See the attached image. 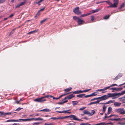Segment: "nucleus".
<instances>
[{
	"label": "nucleus",
	"instance_id": "nucleus-1",
	"mask_svg": "<svg viewBox=\"0 0 125 125\" xmlns=\"http://www.w3.org/2000/svg\"><path fill=\"white\" fill-rule=\"evenodd\" d=\"M125 119L124 118H115V120L116 121H120L117 123V124L119 125H125V122H123L122 121H124Z\"/></svg>",
	"mask_w": 125,
	"mask_h": 125
},
{
	"label": "nucleus",
	"instance_id": "nucleus-2",
	"mask_svg": "<svg viewBox=\"0 0 125 125\" xmlns=\"http://www.w3.org/2000/svg\"><path fill=\"white\" fill-rule=\"evenodd\" d=\"M116 112L121 115L125 114V111L123 108H119L115 110Z\"/></svg>",
	"mask_w": 125,
	"mask_h": 125
},
{
	"label": "nucleus",
	"instance_id": "nucleus-3",
	"mask_svg": "<svg viewBox=\"0 0 125 125\" xmlns=\"http://www.w3.org/2000/svg\"><path fill=\"white\" fill-rule=\"evenodd\" d=\"M114 3L112 5H110L109 6L107 7V8H115L117 6L118 3V0H114L113 1Z\"/></svg>",
	"mask_w": 125,
	"mask_h": 125
},
{
	"label": "nucleus",
	"instance_id": "nucleus-4",
	"mask_svg": "<svg viewBox=\"0 0 125 125\" xmlns=\"http://www.w3.org/2000/svg\"><path fill=\"white\" fill-rule=\"evenodd\" d=\"M117 93H108L107 95H105L106 99L109 97H113L115 96H117Z\"/></svg>",
	"mask_w": 125,
	"mask_h": 125
},
{
	"label": "nucleus",
	"instance_id": "nucleus-5",
	"mask_svg": "<svg viewBox=\"0 0 125 125\" xmlns=\"http://www.w3.org/2000/svg\"><path fill=\"white\" fill-rule=\"evenodd\" d=\"M79 7H77L73 10V12L76 14L77 15L80 14H81V12L79 10Z\"/></svg>",
	"mask_w": 125,
	"mask_h": 125
},
{
	"label": "nucleus",
	"instance_id": "nucleus-6",
	"mask_svg": "<svg viewBox=\"0 0 125 125\" xmlns=\"http://www.w3.org/2000/svg\"><path fill=\"white\" fill-rule=\"evenodd\" d=\"M34 101L37 102H41L46 101L45 99H43L42 97L40 98H38L34 100Z\"/></svg>",
	"mask_w": 125,
	"mask_h": 125
},
{
	"label": "nucleus",
	"instance_id": "nucleus-7",
	"mask_svg": "<svg viewBox=\"0 0 125 125\" xmlns=\"http://www.w3.org/2000/svg\"><path fill=\"white\" fill-rule=\"evenodd\" d=\"M74 96L73 94H71L65 97L64 99H62V100L63 101V100H65L67 99H70L73 98Z\"/></svg>",
	"mask_w": 125,
	"mask_h": 125
},
{
	"label": "nucleus",
	"instance_id": "nucleus-8",
	"mask_svg": "<svg viewBox=\"0 0 125 125\" xmlns=\"http://www.w3.org/2000/svg\"><path fill=\"white\" fill-rule=\"evenodd\" d=\"M97 100L98 99L100 102V101L106 100L105 95L102 96L100 97H97Z\"/></svg>",
	"mask_w": 125,
	"mask_h": 125
},
{
	"label": "nucleus",
	"instance_id": "nucleus-9",
	"mask_svg": "<svg viewBox=\"0 0 125 125\" xmlns=\"http://www.w3.org/2000/svg\"><path fill=\"white\" fill-rule=\"evenodd\" d=\"M77 22L79 25H82L83 23L84 22V21L82 19L79 18Z\"/></svg>",
	"mask_w": 125,
	"mask_h": 125
},
{
	"label": "nucleus",
	"instance_id": "nucleus-10",
	"mask_svg": "<svg viewBox=\"0 0 125 125\" xmlns=\"http://www.w3.org/2000/svg\"><path fill=\"white\" fill-rule=\"evenodd\" d=\"M122 76V74L121 73H119L118 74V75L117 76L115 77L113 79L114 80H117L118 79L120 78Z\"/></svg>",
	"mask_w": 125,
	"mask_h": 125
},
{
	"label": "nucleus",
	"instance_id": "nucleus-11",
	"mask_svg": "<svg viewBox=\"0 0 125 125\" xmlns=\"http://www.w3.org/2000/svg\"><path fill=\"white\" fill-rule=\"evenodd\" d=\"M121 103H120L115 102L114 103V104L115 107H119L121 105Z\"/></svg>",
	"mask_w": 125,
	"mask_h": 125
},
{
	"label": "nucleus",
	"instance_id": "nucleus-12",
	"mask_svg": "<svg viewBox=\"0 0 125 125\" xmlns=\"http://www.w3.org/2000/svg\"><path fill=\"white\" fill-rule=\"evenodd\" d=\"M74 117V115H71L69 116H63L64 119H66L69 117L72 118L73 120Z\"/></svg>",
	"mask_w": 125,
	"mask_h": 125
},
{
	"label": "nucleus",
	"instance_id": "nucleus-13",
	"mask_svg": "<svg viewBox=\"0 0 125 125\" xmlns=\"http://www.w3.org/2000/svg\"><path fill=\"white\" fill-rule=\"evenodd\" d=\"M109 88V87H104V88L102 89V93H104L106 92H107V91L106 90H107V89Z\"/></svg>",
	"mask_w": 125,
	"mask_h": 125
},
{
	"label": "nucleus",
	"instance_id": "nucleus-14",
	"mask_svg": "<svg viewBox=\"0 0 125 125\" xmlns=\"http://www.w3.org/2000/svg\"><path fill=\"white\" fill-rule=\"evenodd\" d=\"M112 111V109L111 107H109L108 109V112L107 114H109L111 113Z\"/></svg>",
	"mask_w": 125,
	"mask_h": 125
},
{
	"label": "nucleus",
	"instance_id": "nucleus-15",
	"mask_svg": "<svg viewBox=\"0 0 125 125\" xmlns=\"http://www.w3.org/2000/svg\"><path fill=\"white\" fill-rule=\"evenodd\" d=\"M19 122V121L18 120H15L14 119H10L7 120L6 121V122Z\"/></svg>",
	"mask_w": 125,
	"mask_h": 125
},
{
	"label": "nucleus",
	"instance_id": "nucleus-16",
	"mask_svg": "<svg viewBox=\"0 0 125 125\" xmlns=\"http://www.w3.org/2000/svg\"><path fill=\"white\" fill-rule=\"evenodd\" d=\"M125 94V90L122 91L121 93H117V95H119L120 96Z\"/></svg>",
	"mask_w": 125,
	"mask_h": 125
},
{
	"label": "nucleus",
	"instance_id": "nucleus-17",
	"mask_svg": "<svg viewBox=\"0 0 125 125\" xmlns=\"http://www.w3.org/2000/svg\"><path fill=\"white\" fill-rule=\"evenodd\" d=\"M125 94V90L122 91L121 93H117V95H119L120 96Z\"/></svg>",
	"mask_w": 125,
	"mask_h": 125
},
{
	"label": "nucleus",
	"instance_id": "nucleus-18",
	"mask_svg": "<svg viewBox=\"0 0 125 125\" xmlns=\"http://www.w3.org/2000/svg\"><path fill=\"white\" fill-rule=\"evenodd\" d=\"M85 95V94H80L77 95V97H79L80 98H82L83 97H84V96Z\"/></svg>",
	"mask_w": 125,
	"mask_h": 125
},
{
	"label": "nucleus",
	"instance_id": "nucleus-19",
	"mask_svg": "<svg viewBox=\"0 0 125 125\" xmlns=\"http://www.w3.org/2000/svg\"><path fill=\"white\" fill-rule=\"evenodd\" d=\"M70 110V109L68 110H64L63 111V113L65 114L68 113L70 114L71 113V112H69V111Z\"/></svg>",
	"mask_w": 125,
	"mask_h": 125
},
{
	"label": "nucleus",
	"instance_id": "nucleus-20",
	"mask_svg": "<svg viewBox=\"0 0 125 125\" xmlns=\"http://www.w3.org/2000/svg\"><path fill=\"white\" fill-rule=\"evenodd\" d=\"M83 113L84 114H90V113L88 111L86 110H84L83 111Z\"/></svg>",
	"mask_w": 125,
	"mask_h": 125
},
{
	"label": "nucleus",
	"instance_id": "nucleus-21",
	"mask_svg": "<svg viewBox=\"0 0 125 125\" xmlns=\"http://www.w3.org/2000/svg\"><path fill=\"white\" fill-rule=\"evenodd\" d=\"M73 120L76 121H83L82 120L78 119V118L76 117V116L75 115H74V117Z\"/></svg>",
	"mask_w": 125,
	"mask_h": 125
},
{
	"label": "nucleus",
	"instance_id": "nucleus-22",
	"mask_svg": "<svg viewBox=\"0 0 125 125\" xmlns=\"http://www.w3.org/2000/svg\"><path fill=\"white\" fill-rule=\"evenodd\" d=\"M107 107H106V106L105 105H104L103 106V110H102V112L103 113H104Z\"/></svg>",
	"mask_w": 125,
	"mask_h": 125
},
{
	"label": "nucleus",
	"instance_id": "nucleus-23",
	"mask_svg": "<svg viewBox=\"0 0 125 125\" xmlns=\"http://www.w3.org/2000/svg\"><path fill=\"white\" fill-rule=\"evenodd\" d=\"M33 120H34L35 121L42 120H43V119L40 118H33Z\"/></svg>",
	"mask_w": 125,
	"mask_h": 125
},
{
	"label": "nucleus",
	"instance_id": "nucleus-24",
	"mask_svg": "<svg viewBox=\"0 0 125 125\" xmlns=\"http://www.w3.org/2000/svg\"><path fill=\"white\" fill-rule=\"evenodd\" d=\"M100 10V9H97L95 10H92V13H94L97 12Z\"/></svg>",
	"mask_w": 125,
	"mask_h": 125
},
{
	"label": "nucleus",
	"instance_id": "nucleus-25",
	"mask_svg": "<svg viewBox=\"0 0 125 125\" xmlns=\"http://www.w3.org/2000/svg\"><path fill=\"white\" fill-rule=\"evenodd\" d=\"M90 13H88L85 14H84L80 16V17H84L88 15H90Z\"/></svg>",
	"mask_w": 125,
	"mask_h": 125
},
{
	"label": "nucleus",
	"instance_id": "nucleus-26",
	"mask_svg": "<svg viewBox=\"0 0 125 125\" xmlns=\"http://www.w3.org/2000/svg\"><path fill=\"white\" fill-rule=\"evenodd\" d=\"M105 125V123H101L93 125Z\"/></svg>",
	"mask_w": 125,
	"mask_h": 125
},
{
	"label": "nucleus",
	"instance_id": "nucleus-27",
	"mask_svg": "<svg viewBox=\"0 0 125 125\" xmlns=\"http://www.w3.org/2000/svg\"><path fill=\"white\" fill-rule=\"evenodd\" d=\"M72 89L71 87H69L65 89L64 91L66 92H68L70 91Z\"/></svg>",
	"mask_w": 125,
	"mask_h": 125
},
{
	"label": "nucleus",
	"instance_id": "nucleus-28",
	"mask_svg": "<svg viewBox=\"0 0 125 125\" xmlns=\"http://www.w3.org/2000/svg\"><path fill=\"white\" fill-rule=\"evenodd\" d=\"M72 102L74 106L77 104L78 103L77 101H72Z\"/></svg>",
	"mask_w": 125,
	"mask_h": 125
},
{
	"label": "nucleus",
	"instance_id": "nucleus-29",
	"mask_svg": "<svg viewBox=\"0 0 125 125\" xmlns=\"http://www.w3.org/2000/svg\"><path fill=\"white\" fill-rule=\"evenodd\" d=\"M3 112V115H10L11 114V112H8V113H5L4 114H3L4 112Z\"/></svg>",
	"mask_w": 125,
	"mask_h": 125
},
{
	"label": "nucleus",
	"instance_id": "nucleus-30",
	"mask_svg": "<svg viewBox=\"0 0 125 125\" xmlns=\"http://www.w3.org/2000/svg\"><path fill=\"white\" fill-rule=\"evenodd\" d=\"M38 31V30H35L33 31H30V32H29L28 33V34H30L31 33H33V32H37Z\"/></svg>",
	"mask_w": 125,
	"mask_h": 125
},
{
	"label": "nucleus",
	"instance_id": "nucleus-31",
	"mask_svg": "<svg viewBox=\"0 0 125 125\" xmlns=\"http://www.w3.org/2000/svg\"><path fill=\"white\" fill-rule=\"evenodd\" d=\"M91 96H94L97 95L96 93L95 92L94 93L91 94Z\"/></svg>",
	"mask_w": 125,
	"mask_h": 125
},
{
	"label": "nucleus",
	"instance_id": "nucleus-32",
	"mask_svg": "<svg viewBox=\"0 0 125 125\" xmlns=\"http://www.w3.org/2000/svg\"><path fill=\"white\" fill-rule=\"evenodd\" d=\"M49 97H52V96H51V95H46V96H44V97H43V99L44 98H49Z\"/></svg>",
	"mask_w": 125,
	"mask_h": 125
},
{
	"label": "nucleus",
	"instance_id": "nucleus-33",
	"mask_svg": "<svg viewBox=\"0 0 125 125\" xmlns=\"http://www.w3.org/2000/svg\"><path fill=\"white\" fill-rule=\"evenodd\" d=\"M51 111V110L47 108L44 109V112H49Z\"/></svg>",
	"mask_w": 125,
	"mask_h": 125
},
{
	"label": "nucleus",
	"instance_id": "nucleus-34",
	"mask_svg": "<svg viewBox=\"0 0 125 125\" xmlns=\"http://www.w3.org/2000/svg\"><path fill=\"white\" fill-rule=\"evenodd\" d=\"M33 120V118H30V119H25V121H30L31 120Z\"/></svg>",
	"mask_w": 125,
	"mask_h": 125
},
{
	"label": "nucleus",
	"instance_id": "nucleus-35",
	"mask_svg": "<svg viewBox=\"0 0 125 125\" xmlns=\"http://www.w3.org/2000/svg\"><path fill=\"white\" fill-rule=\"evenodd\" d=\"M109 15H106V16H105V17H104V19H108L110 17Z\"/></svg>",
	"mask_w": 125,
	"mask_h": 125
},
{
	"label": "nucleus",
	"instance_id": "nucleus-36",
	"mask_svg": "<svg viewBox=\"0 0 125 125\" xmlns=\"http://www.w3.org/2000/svg\"><path fill=\"white\" fill-rule=\"evenodd\" d=\"M105 2H106L109 5H112V3L110 1H105Z\"/></svg>",
	"mask_w": 125,
	"mask_h": 125
},
{
	"label": "nucleus",
	"instance_id": "nucleus-37",
	"mask_svg": "<svg viewBox=\"0 0 125 125\" xmlns=\"http://www.w3.org/2000/svg\"><path fill=\"white\" fill-rule=\"evenodd\" d=\"M95 112V111L94 110H92L91 111V113H90V115H93L94 114V113Z\"/></svg>",
	"mask_w": 125,
	"mask_h": 125
},
{
	"label": "nucleus",
	"instance_id": "nucleus-38",
	"mask_svg": "<svg viewBox=\"0 0 125 125\" xmlns=\"http://www.w3.org/2000/svg\"><path fill=\"white\" fill-rule=\"evenodd\" d=\"M73 19L74 20H78V19L79 18H78V17H76V16H74V17H73Z\"/></svg>",
	"mask_w": 125,
	"mask_h": 125
},
{
	"label": "nucleus",
	"instance_id": "nucleus-39",
	"mask_svg": "<svg viewBox=\"0 0 125 125\" xmlns=\"http://www.w3.org/2000/svg\"><path fill=\"white\" fill-rule=\"evenodd\" d=\"M91 20L92 21H93L94 19V16H91Z\"/></svg>",
	"mask_w": 125,
	"mask_h": 125
},
{
	"label": "nucleus",
	"instance_id": "nucleus-40",
	"mask_svg": "<svg viewBox=\"0 0 125 125\" xmlns=\"http://www.w3.org/2000/svg\"><path fill=\"white\" fill-rule=\"evenodd\" d=\"M91 90V89H88L86 90L83 91V92H88V91Z\"/></svg>",
	"mask_w": 125,
	"mask_h": 125
},
{
	"label": "nucleus",
	"instance_id": "nucleus-41",
	"mask_svg": "<svg viewBox=\"0 0 125 125\" xmlns=\"http://www.w3.org/2000/svg\"><path fill=\"white\" fill-rule=\"evenodd\" d=\"M117 86V85L116 84H114L111 85H110L109 86H108V87H109V88H110V87L114 86Z\"/></svg>",
	"mask_w": 125,
	"mask_h": 125
},
{
	"label": "nucleus",
	"instance_id": "nucleus-42",
	"mask_svg": "<svg viewBox=\"0 0 125 125\" xmlns=\"http://www.w3.org/2000/svg\"><path fill=\"white\" fill-rule=\"evenodd\" d=\"M105 125H108L109 124H110V125H114L113 123H111V122L109 123H105Z\"/></svg>",
	"mask_w": 125,
	"mask_h": 125
},
{
	"label": "nucleus",
	"instance_id": "nucleus-43",
	"mask_svg": "<svg viewBox=\"0 0 125 125\" xmlns=\"http://www.w3.org/2000/svg\"><path fill=\"white\" fill-rule=\"evenodd\" d=\"M125 4L124 3H123L121 5L120 7L119 8V9H121L123 7L124 5Z\"/></svg>",
	"mask_w": 125,
	"mask_h": 125
},
{
	"label": "nucleus",
	"instance_id": "nucleus-44",
	"mask_svg": "<svg viewBox=\"0 0 125 125\" xmlns=\"http://www.w3.org/2000/svg\"><path fill=\"white\" fill-rule=\"evenodd\" d=\"M90 125V124H88V123H82L80 125Z\"/></svg>",
	"mask_w": 125,
	"mask_h": 125
},
{
	"label": "nucleus",
	"instance_id": "nucleus-45",
	"mask_svg": "<svg viewBox=\"0 0 125 125\" xmlns=\"http://www.w3.org/2000/svg\"><path fill=\"white\" fill-rule=\"evenodd\" d=\"M45 8V7H44L42 9H40V10H39L38 12V13L37 14H38L39 13L40 11H43L44 10V9Z\"/></svg>",
	"mask_w": 125,
	"mask_h": 125
},
{
	"label": "nucleus",
	"instance_id": "nucleus-46",
	"mask_svg": "<svg viewBox=\"0 0 125 125\" xmlns=\"http://www.w3.org/2000/svg\"><path fill=\"white\" fill-rule=\"evenodd\" d=\"M47 20V19H44L42 20V21H41V22H40L42 24V23H43V22H44L46 21V20Z\"/></svg>",
	"mask_w": 125,
	"mask_h": 125
},
{
	"label": "nucleus",
	"instance_id": "nucleus-47",
	"mask_svg": "<svg viewBox=\"0 0 125 125\" xmlns=\"http://www.w3.org/2000/svg\"><path fill=\"white\" fill-rule=\"evenodd\" d=\"M119 96H120L119 95H117V96H115L113 97V98H112V99H115L116 98L118 97Z\"/></svg>",
	"mask_w": 125,
	"mask_h": 125
},
{
	"label": "nucleus",
	"instance_id": "nucleus-48",
	"mask_svg": "<svg viewBox=\"0 0 125 125\" xmlns=\"http://www.w3.org/2000/svg\"><path fill=\"white\" fill-rule=\"evenodd\" d=\"M72 93H73V94H79V93L78 92V91H75L74 92H72Z\"/></svg>",
	"mask_w": 125,
	"mask_h": 125
},
{
	"label": "nucleus",
	"instance_id": "nucleus-49",
	"mask_svg": "<svg viewBox=\"0 0 125 125\" xmlns=\"http://www.w3.org/2000/svg\"><path fill=\"white\" fill-rule=\"evenodd\" d=\"M22 109V108H20V107H19V108H17V109H16V110H15V111H20V110L21 109Z\"/></svg>",
	"mask_w": 125,
	"mask_h": 125
},
{
	"label": "nucleus",
	"instance_id": "nucleus-50",
	"mask_svg": "<svg viewBox=\"0 0 125 125\" xmlns=\"http://www.w3.org/2000/svg\"><path fill=\"white\" fill-rule=\"evenodd\" d=\"M91 96V94H90L89 95H86V96H85H85H84V97H85V98H87V97H90Z\"/></svg>",
	"mask_w": 125,
	"mask_h": 125
},
{
	"label": "nucleus",
	"instance_id": "nucleus-51",
	"mask_svg": "<svg viewBox=\"0 0 125 125\" xmlns=\"http://www.w3.org/2000/svg\"><path fill=\"white\" fill-rule=\"evenodd\" d=\"M41 123L40 122H36V123H34L33 124V125H38L39 124H40Z\"/></svg>",
	"mask_w": 125,
	"mask_h": 125
},
{
	"label": "nucleus",
	"instance_id": "nucleus-52",
	"mask_svg": "<svg viewBox=\"0 0 125 125\" xmlns=\"http://www.w3.org/2000/svg\"><path fill=\"white\" fill-rule=\"evenodd\" d=\"M125 97V95L124 96V97H121L120 98H119V99L120 100H124V98Z\"/></svg>",
	"mask_w": 125,
	"mask_h": 125
},
{
	"label": "nucleus",
	"instance_id": "nucleus-53",
	"mask_svg": "<svg viewBox=\"0 0 125 125\" xmlns=\"http://www.w3.org/2000/svg\"><path fill=\"white\" fill-rule=\"evenodd\" d=\"M6 0H0V3H2L5 2Z\"/></svg>",
	"mask_w": 125,
	"mask_h": 125
},
{
	"label": "nucleus",
	"instance_id": "nucleus-54",
	"mask_svg": "<svg viewBox=\"0 0 125 125\" xmlns=\"http://www.w3.org/2000/svg\"><path fill=\"white\" fill-rule=\"evenodd\" d=\"M97 100V97L95 98H94L93 99H92L90 100V101H93L95 100Z\"/></svg>",
	"mask_w": 125,
	"mask_h": 125
},
{
	"label": "nucleus",
	"instance_id": "nucleus-55",
	"mask_svg": "<svg viewBox=\"0 0 125 125\" xmlns=\"http://www.w3.org/2000/svg\"><path fill=\"white\" fill-rule=\"evenodd\" d=\"M109 101L110 103H115V101L114 100H110Z\"/></svg>",
	"mask_w": 125,
	"mask_h": 125
},
{
	"label": "nucleus",
	"instance_id": "nucleus-56",
	"mask_svg": "<svg viewBox=\"0 0 125 125\" xmlns=\"http://www.w3.org/2000/svg\"><path fill=\"white\" fill-rule=\"evenodd\" d=\"M95 102H91L90 103L88 104V105H92V104H95Z\"/></svg>",
	"mask_w": 125,
	"mask_h": 125
},
{
	"label": "nucleus",
	"instance_id": "nucleus-57",
	"mask_svg": "<svg viewBox=\"0 0 125 125\" xmlns=\"http://www.w3.org/2000/svg\"><path fill=\"white\" fill-rule=\"evenodd\" d=\"M64 118H63V117H58V118H57V119H63Z\"/></svg>",
	"mask_w": 125,
	"mask_h": 125
},
{
	"label": "nucleus",
	"instance_id": "nucleus-58",
	"mask_svg": "<svg viewBox=\"0 0 125 125\" xmlns=\"http://www.w3.org/2000/svg\"><path fill=\"white\" fill-rule=\"evenodd\" d=\"M25 3V2H22L20 4L21 6L23 5H24V4Z\"/></svg>",
	"mask_w": 125,
	"mask_h": 125
},
{
	"label": "nucleus",
	"instance_id": "nucleus-59",
	"mask_svg": "<svg viewBox=\"0 0 125 125\" xmlns=\"http://www.w3.org/2000/svg\"><path fill=\"white\" fill-rule=\"evenodd\" d=\"M86 108L85 107H83L82 108H81L80 109V110H84L85 108Z\"/></svg>",
	"mask_w": 125,
	"mask_h": 125
},
{
	"label": "nucleus",
	"instance_id": "nucleus-60",
	"mask_svg": "<svg viewBox=\"0 0 125 125\" xmlns=\"http://www.w3.org/2000/svg\"><path fill=\"white\" fill-rule=\"evenodd\" d=\"M107 114H105V115L104 117V119L106 118H108V116H107Z\"/></svg>",
	"mask_w": 125,
	"mask_h": 125
},
{
	"label": "nucleus",
	"instance_id": "nucleus-61",
	"mask_svg": "<svg viewBox=\"0 0 125 125\" xmlns=\"http://www.w3.org/2000/svg\"><path fill=\"white\" fill-rule=\"evenodd\" d=\"M53 123H50L49 124H47L46 123H45L44 124V125H53Z\"/></svg>",
	"mask_w": 125,
	"mask_h": 125
},
{
	"label": "nucleus",
	"instance_id": "nucleus-62",
	"mask_svg": "<svg viewBox=\"0 0 125 125\" xmlns=\"http://www.w3.org/2000/svg\"><path fill=\"white\" fill-rule=\"evenodd\" d=\"M57 118L56 117H51L50 118V119H53V120H55L56 119H57Z\"/></svg>",
	"mask_w": 125,
	"mask_h": 125
},
{
	"label": "nucleus",
	"instance_id": "nucleus-63",
	"mask_svg": "<svg viewBox=\"0 0 125 125\" xmlns=\"http://www.w3.org/2000/svg\"><path fill=\"white\" fill-rule=\"evenodd\" d=\"M95 104H99V103L100 102L99 101V100H97V101H95Z\"/></svg>",
	"mask_w": 125,
	"mask_h": 125
},
{
	"label": "nucleus",
	"instance_id": "nucleus-64",
	"mask_svg": "<svg viewBox=\"0 0 125 125\" xmlns=\"http://www.w3.org/2000/svg\"><path fill=\"white\" fill-rule=\"evenodd\" d=\"M21 6L20 4H19L16 7V8H17L19 7H20Z\"/></svg>",
	"mask_w": 125,
	"mask_h": 125
}]
</instances>
